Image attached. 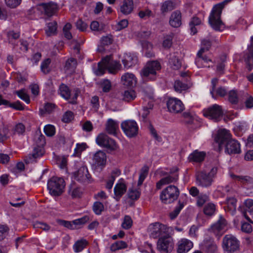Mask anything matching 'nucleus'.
I'll use <instances>...</instances> for the list:
<instances>
[{"label": "nucleus", "instance_id": "2f4dec72", "mask_svg": "<svg viewBox=\"0 0 253 253\" xmlns=\"http://www.w3.org/2000/svg\"><path fill=\"white\" fill-rule=\"evenodd\" d=\"M237 200L234 197H229L226 199L227 207L225 209L226 211L234 215L236 211Z\"/></svg>", "mask_w": 253, "mask_h": 253}, {"label": "nucleus", "instance_id": "e2e57ef3", "mask_svg": "<svg viewBox=\"0 0 253 253\" xmlns=\"http://www.w3.org/2000/svg\"><path fill=\"white\" fill-rule=\"evenodd\" d=\"M127 194L129 198L131 200H135L139 198L140 193L136 189H130L128 191Z\"/></svg>", "mask_w": 253, "mask_h": 253}, {"label": "nucleus", "instance_id": "4468645a", "mask_svg": "<svg viewBox=\"0 0 253 253\" xmlns=\"http://www.w3.org/2000/svg\"><path fill=\"white\" fill-rule=\"evenodd\" d=\"M96 142L98 145L110 149H114L116 147L114 140L104 133L99 134L96 138Z\"/></svg>", "mask_w": 253, "mask_h": 253}, {"label": "nucleus", "instance_id": "774afa93", "mask_svg": "<svg viewBox=\"0 0 253 253\" xmlns=\"http://www.w3.org/2000/svg\"><path fill=\"white\" fill-rule=\"evenodd\" d=\"M44 131L46 135L52 136L55 134V127L51 125H46L44 126Z\"/></svg>", "mask_w": 253, "mask_h": 253}, {"label": "nucleus", "instance_id": "a19ab883", "mask_svg": "<svg viewBox=\"0 0 253 253\" xmlns=\"http://www.w3.org/2000/svg\"><path fill=\"white\" fill-rule=\"evenodd\" d=\"M231 177L237 180L243 184H248L253 182V179L249 176L236 175L234 174L231 175Z\"/></svg>", "mask_w": 253, "mask_h": 253}, {"label": "nucleus", "instance_id": "c03bdc74", "mask_svg": "<svg viewBox=\"0 0 253 253\" xmlns=\"http://www.w3.org/2000/svg\"><path fill=\"white\" fill-rule=\"evenodd\" d=\"M187 84L182 83L179 80H176L174 84V88L176 92H181L188 88Z\"/></svg>", "mask_w": 253, "mask_h": 253}, {"label": "nucleus", "instance_id": "f3484780", "mask_svg": "<svg viewBox=\"0 0 253 253\" xmlns=\"http://www.w3.org/2000/svg\"><path fill=\"white\" fill-rule=\"evenodd\" d=\"M177 168H174L173 171H171L169 175L158 181L156 183V188L157 189H160L164 185L176 182L178 179V174L175 173L174 172L177 171Z\"/></svg>", "mask_w": 253, "mask_h": 253}, {"label": "nucleus", "instance_id": "6ab92c4d", "mask_svg": "<svg viewBox=\"0 0 253 253\" xmlns=\"http://www.w3.org/2000/svg\"><path fill=\"white\" fill-rule=\"evenodd\" d=\"M102 63L111 73H114L116 70H118L121 67V64L119 62L117 61L112 60L111 56H106L103 58L102 59Z\"/></svg>", "mask_w": 253, "mask_h": 253}, {"label": "nucleus", "instance_id": "0eeeda50", "mask_svg": "<svg viewBox=\"0 0 253 253\" xmlns=\"http://www.w3.org/2000/svg\"><path fill=\"white\" fill-rule=\"evenodd\" d=\"M160 63L157 61L148 62L145 67L141 70V75L143 78L150 80H155L156 78V72L161 69Z\"/></svg>", "mask_w": 253, "mask_h": 253}, {"label": "nucleus", "instance_id": "3c124183", "mask_svg": "<svg viewBox=\"0 0 253 253\" xmlns=\"http://www.w3.org/2000/svg\"><path fill=\"white\" fill-rule=\"evenodd\" d=\"M173 38V34L170 33L164 37V39L163 43V46L165 48H169L172 43V39Z\"/></svg>", "mask_w": 253, "mask_h": 253}, {"label": "nucleus", "instance_id": "ea45409f", "mask_svg": "<svg viewBox=\"0 0 253 253\" xmlns=\"http://www.w3.org/2000/svg\"><path fill=\"white\" fill-rule=\"evenodd\" d=\"M50 63L51 59L49 58H46L42 62L41 65V70L43 74H47L50 72Z\"/></svg>", "mask_w": 253, "mask_h": 253}, {"label": "nucleus", "instance_id": "c9c22d12", "mask_svg": "<svg viewBox=\"0 0 253 253\" xmlns=\"http://www.w3.org/2000/svg\"><path fill=\"white\" fill-rule=\"evenodd\" d=\"M58 91L61 96L66 100H68L71 97L70 89L64 84H61L60 85Z\"/></svg>", "mask_w": 253, "mask_h": 253}, {"label": "nucleus", "instance_id": "58836bf2", "mask_svg": "<svg viewBox=\"0 0 253 253\" xmlns=\"http://www.w3.org/2000/svg\"><path fill=\"white\" fill-rule=\"evenodd\" d=\"M57 30V23L55 21H52L47 24L45 29V33L47 36H50L54 35Z\"/></svg>", "mask_w": 253, "mask_h": 253}, {"label": "nucleus", "instance_id": "de8ad7c7", "mask_svg": "<svg viewBox=\"0 0 253 253\" xmlns=\"http://www.w3.org/2000/svg\"><path fill=\"white\" fill-rule=\"evenodd\" d=\"M76 65V60L73 58H71L66 61L64 68L66 70H74Z\"/></svg>", "mask_w": 253, "mask_h": 253}, {"label": "nucleus", "instance_id": "bb28decb", "mask_svg": "<svg viewBox=\"0 0 253 253\" xmlns=\"http://www.w3.org/2000/svg\"><path fill=\"white\" fill-rule=\"evenodd\" d=\"M127 187L123 182H119L115 185L114 187L115 199L117 201H119L121 197L126 193Z\"/></svg>", "mask_w": 253, "mask_h": 253}, {"label": "nucleus", "instance_id": "4c0bfd02", "mask_svg": "<svg viewBox=\"0 0 253 253\" xmlns=\"http://www.w3.org/2000/svg\"><path fill=\"white\" fill-rule=\"evenodd\" d=\"M201 24V20L197 17L194 16L189 23L191 33L193 35H195L197 33V30L196 28V26Z\"/></svg>", "mask_w": 253, "mask_h": 253}, {"label": "nucleus", "instance_id": "79ce46f5", "mask_svg": "<svg viewBox=\"0 0 253 253\" xmlns=\"http://www.w3.org/2000/svg\"><path fill=\"white\" fill-rule=\"evenodd\" d=\"M228 100L232 104H237L239 98L237 92L235 90H231L228 93Z\"/></svg>", "mask_w": 253, "mask_h": 253}, {"label": "nucleus", "instance_id": "0e129e2a", "mask_svg": "<svg viewBox=\"0 0 253 253\" xmlns=\"http://www.w3.org/2000/svg\"><path fill=\"white\" fill-rule=\"evenodd\" d=\"M211 42L209 40L204 39L201 42V47L200 50L203 49L202 52L208 51L211 46Z\"/></svg>", "mask_w": 253, "mask_h": 253}, {"label": "nucleus", "instance_id": "c85d7f7f", "mask_svg": "<svg viewBox=\"0 0 253 253\" xmlns=\"http://www.w3.org/2000/svg\"><path fill=\"white\" fill-rule=\"evenodd\" d=\"M83 192L80 187L75 183H72L68 189V194L72 198H80L82 195Z\"/></svg>", "mask_w": 253, "mask_h": 253}, {"label": "nucleus", "instance_id": "6e6552de", "mask_svg": "<svg viewBox=\"0 0 253 253\" xmlns=\"http://www.w3.org/2000/svg\"><path fill=\"white\" fill-rule=\"evenodd\" d=\"M222 247L227 253H234L239 249V242L232 235H226L223 238Z\"/></svg>", "mask_w": 253, "mask_h": 253}, {"label": "nucleus", "instance_id": "f8f14e48", "mask_svg": "<svg viewBox=\"0 0 253 253\" xmlns=\"http://www.w3.org/2000/svg\"><path fill=\"white\" fill-rule=\"evenodd\" d=\"M121 127L124 133L129 137L135 136L138 131V127L134 121L127 120L121 124Z\"/></svg>", "mask_w": 253, "mask_h": 253}, {"label": "nucleus", "instance_id": "f257e3e1", "mask_svg": "<svg viewBox=\"0 0 253 253\" xmlns=\"http://www.w3.org/2000/svg\"><path fill=\"white\" fill-rule=\"evenodd\" d=\"M231 137L229 131L225 129H221L218 131L214 140L218 144L219 151L224 148L225 152L229 155L240 153V143Z\"/></svg>", "mask_w": 253, "mask_h": 253}, {"label": "nucleus", "instance_id": "5fc2aeb1", "mask_svg": "<svg viewBox=\"0 0 253 253\" xmlns=\"http://www.w3.org/2000/svg\"><path fill=\"white\" fill-rule=\"evenodd\" d=\"M33 226L34 228H41L46 231H49L50 229V226L49 225L45 223L40 221H36L34 222Z\"/></svg>", "mask_w": 253, "mask_h": 253}, {"label": "nucleus", "instance_id": "a211bd4d", "mask_svg": "<svg viewBox=\"0 0 253 253\" xmlns=\"http://www.w3.org/2000/svg\"><path fill=\"white\" fill-rule=\"evenodd\" d=\"M39 8L44 11V14L48 16H51L54 14L58 9L56 3L53 2L42 3L39 4Z\"/></svg>", "mask_w": 253, "mask_h": 253}, {"label": "nucleus", "instance_id": "a878e982", "mask_svg": "<svg viewBox=\"0 0 253 253\" xmlns=\"http://www.w3.org/2000/svg\"><path fill=\"white\" fill-rule=\"evenodd\" d=\"M44 150L42 146H37L35 147L32 155L29 156V159L27 163H34L36 162V159L43 155Z\"/></svg>", "mask_w": 253, "mask_h": 253}, {"label": "nucleus", "instance_id": "37998d69", "mask_svg": "<svg viewBox=\"0 0 253 253\" xmlns=\"http://www.w3.org/2000/svg\"><path fill=\"white\" fill-rule=\"evenodd\" d=\"M20 34L19 33H15L13 31H11L8 33V42L9 43L13 45V47H15L16 46L19 45L16 43L15 41L19 39Z\"/></svg>", "mask_w": 253, "mask_h": 253}, {"label": "nucleus", "instance_id": "20e7f679", "mask_svg": "<svg viewBox=\"0 0 253 253\" xmlns=\"http://www.w3.org/2000/svg\"><path fill=\"white\" fill-rule=\"evenodd\" d=\"M65 182L62 178L51 177L47 182V189L49 194L53 196H59L64 192Z\"/></svg>", "mask_w": 253, "mask_h": 253}, {"label": "nucleus", "instance_id": "6e6d98bb", "mask_svg": "<svg viewBox=\"0 0 253 253\" xmlns=\"http://www.w3.org/2000/svg\"><path fill=\"white\" fill-rule=\"evenodd\" d=\"M132 224V220L131 217L128 215H126L124 217V221L122 223V227L125 229H129Z\"/></svg>", "mask_w": 253, "mask_h": 253}, {"label": "nucleus", "instance_id": "e433bc0d", "mask_svg": "<svg viewBox=\"0 0 253 253\" xmlns=\"http://www.w3.org/2000/svg\"><path fill=\"white\" fill-rule=\"evenodd\" d=\"M136 97V94L133 90H125L123 93V100L130 102L135 99Z\"/></svg>", "mask_w": 253, "mask_h": 253}, {"label": "nucleus", "instance_id": "473e14b6", "mask_svg": "<svg viewBox=\"0 0 253 253\" xmlns=\"http://www.w3.org/2000/svg\"><path fill=\"white\" fill-rule=\"evenodd\" d=\"M203 248L207 253H215L217 251V246L212 240L204 241Z\"/></svg>", "mask_w": 253, "mask_h": 253}, {"label": "nucleus", "instance_id": "69168bd1", "mask_svg": "<svg viewBox=\"0 0 253 253\" xmlns=\"http://www.w3.org/2000/svg\"><path fill=\"white\" fill-rule=\"evenodd\" d=\"M71 25L70 23H67L64 26L63 29L64 37L68 40H70L72 38V34L70 32V30L71 29Z\"/></svg>", "mask_w": 253, "mask_h": 253}, {"label": "nucleus", "instance_id": "c756f323", "mask_svg": "<svg viewBox=\"0 0 253 253\" xmlns=\"http://www.w3.org/2000/svg\"><path fill=\"white\" fill-rule=\"evenodd\" d=\"M119 128L118 123L113 120L109 119L106 124V130L110 134H116L117 130Z\"/></svg>", "mask_w": 253, "mask_h": 253}, {"label": "nucleus", "instance_id": "1a4fd4ad", "mask_svg": "<svg viewBox=\"0 0 253 253\" xmlns=\"http://www.w3.org/2000/svg\"><path fill=\"white\" fill-rule=\"evenodd\" d=\"M223 114L221 106L217 104H214L203 110V114L205 117L215 122L219 121Z\"/></svg>", "mask_w": 253, "mask_h": 253}, {"label": "nucleus", "instance_id": "bf43d9fd", "mask_svg": "<svg viewBox=\"0 0 253 253\" xmlns=\"http://www.w3.org/2000/svg\"><path fill=\"white\" fill-rule=\"evenodd\" d=\"M9 228L6 225L0 224V241L3 240L8 235Z\"/></svg>", "mask_w": 253, "mask_h": 253}, {"label": "nucleus", "instance_id": "5701e85b", "mask_svg": "<svg viewBox=\"0 0 253 253\" xmlns=\"http://www.w3.org/2000/svg\"><path fill=\"white\" fill-rule=\"evenodd\" d=\"M93 162L97 166L104 167L106 163V155L102 151L96 152L93 155Z\"/></svg>", "mask_w": 253, "mask_h": 253}, {"label": "nucleus", "instance_id": "7c9ffc66", "mask_svg": "<svg viewBox=\"0 0 253 253\" xmlns=\"http://www.w3.org/2000/svg\"><path fill=\"white\" fill-rule=\"evenodd\" d=\"M133 9L132 0H124L123 4L121 6L120 10L124 14L127 15L130 13Z\"/></svg>", "mask_w": 253, "mask_h": 253}, {"label": "nucleus", "instance_id": "ddd939ff", "mask_svg": "<svg viewBox=\"0 0 253 253\" xmlns=\"http://www.w3.org/2000/svg\"><path fill=\"white\" fill-rule=\"evenodd\" d=\"M73 178L79 182L87 183L90 182L91 179L87 168L85 166L81 167L77 171L74 172Z\"/></svg>", "mask_w": 253, "mask_h": 253}, {"label": "nucleus", "instance_id": "13d9d810", "mask_svg": "<svg viewBox=\"0 0 253 253\" xmlns=\"http://www.w3.org/2000/svg\"><path fill=\"white\" fill-rule=\"evenodd\" d=\"M215 209V205L213 204L209 203L205 207L204 212L206 215H211L214 213Z\"/></svg>", "mask_w": 253, "mask_h": 253}, {"label": "nucleus", "instance_id": "338daca9", "mask_svg": "<svg viewBox=\"0 0 253 253\" xmlns=\"http://www.w3.org/2000/svg\"><path fill=\"white\" fill-rule=\"evenodd\" d=\"M74 118L73 113L70 111L66 112L63 115L62 121L66 123H69Z\"/></svg>", "mask_w": 253, "mask_h": 253}, {"label": "nucleus", "instance_id": "09e8293b", "mask_svg": "<svg viewBox=\"0 0 253 253\" xmlns=\"http://www.w3.org/2000/svg\"><path fill=\"white\" fill-rule=\"evenodd\" d=\"M87 245V242L85 240H81L77 241L74 245V249L75 252L82 251Z\"/></svg>", "mask_w": 253, "mask_h": 253}, {"label": "nucleus", "instance_id": "603ef678", "mask_svg": "<svg viewBox=\"0 0 253 253\" xmlns=\"http://www.w3.org/2000/svg\"><path fill=\"white\" fill-rule=\"evenodd\" d=\"M92 209L95 214L99 215L104 210V206L100 202H95L93 205Z\"/></svg>", "mask_w": 253, "mask_h": 253}, {"label": "nucleus", "instance_id": "4d7b16f0", "mask_svg": "<svg viewBox=\"0 0 253 253\" xmlns=\"http://www.w3.org/2000/svg\"><path fill=\"white\" fill-rule=\"evenodd\" d=\"M86 147V145L84 143H82L81 144H77L76 145V147L74 150V155L76 156H79L81 155V153L84 151Z\"/></svg>", "mask_w": 253, "mask_h": 253}, {"label": "nucleus", "instance_id": "b1692460", "mask_svg": "<svg viewBox=\"0 0 253 253\" xmlns=\"http://www.w3.org/2000/svg\"><path fill=\"white\" fill-rule=\"evenodd\" d=\"M245 209L243 214L244 217L250 222L253 223V221L251 220L248 213L253 217V200L247 199L245 201Z\"/></svg>", "mask_w": 253, "mask_h": 253}, {"label": "nucleus", "instance_id": "4be33fe9", "mask_svg": "<svg viewBox=\"0 0 253 253\" xmlns=\"http://www.w3.org/2000/svg\"><path fill=\"white\" fill-rule=\"evenodd\" d=\"M137 57L136 56L131 53H126L124 54L122 62L126 68H129L134 66L137 63Z\"/></svg>", "mask_w": 253, "mask_h": 253}, {"label": "nucleus", "instance_id": "72a5a7b5", "mask_svg": "<svg viewBox=\"0 0 253 253\" xmlns=\"http://www.w3.org/2000/svg\"><path fill=\"white\" fill-rule=\"evenodd\" d=\"M169 65L173 70H178L181 66V62L175 54H171L169 59Z\"/></svg>", "mask_w": 253, "mask_h": 253}, {"label": "nucleus", "instance_id": "9b49d317", "mask_svg": "<svg viewBox=\"0 0 253 253\" xmlns=\"http://www.w3.org/2000/svg\"><path fill=\"white\" fill-rule=\"evenodd\" d=\"M227 222L225 218L220 216L217 222L211 225L210 231L219 239L227 230Z\"/></svg>", "mask_w": 253, "mask_h": 253}, {"label": "nucleus", "instance_id": "cd10ccee", "mask_svg": "<svg viewBox=\"0 0 253 253\" xmlns=\"http://www.w3.org/2000/svg\"><path fill=\"white\" fill-rule=\"evenodd\" d=\"M251 46L248 47L249 53L245 58L247 68L249 71L253 69V37L252 38Z\"/></svg>", "mask_w": 253, "mask_h": 253}, {"label": "nucleus", "instance_id": "412c9836", "mask_svg": "<svg viewBox=\"0 0 253 253\" xmlns=\"http://www.w3.org/2000/svg\"><path fill=\"white\" fill-rule=\"evenodd\" d=\"M193 243L186 239H181L177 244V251L178 253L188 252L193 247Z\"/></svg>", "mask_w": 253, "mask_h": 253}, {"label": "nucleus", "instance_id": "8fccbe9b", "mask_svg": "<svg viewBox=\"0 0 253 253\" xmlns=\"http://www.w3.org/2000/svg\"><path fill=\"white\" fill-rule=\"evenodd\" d=\"M126 247V244L125 242L123 241H118L111 246L110 249L112 251H115L125 248Z\"/></svg>", "mask_w": 253, "mask_h": 253}, {"label": "nucleus", "instance_id": "f03ea898", "mask_svg": "<svg viewBox=\"0 0 253 253\" xmlns=\"http://www.w3.org/2000/svg\"><path fill=\"white\" fill-rule=\"evenodd\" d=\"M228 1V0H225L221 3L215 4L212 9L209 17V23L215 30L220 31L224 27L220 16L222 9Z\"/></svg>", "mask_w": 253, "mask_h": 253}, {"label": "nucleus", "instance_id": "7ed1b4c3", "mask_svg": "<svg viewBox=\"0 0 253 253\" xmlns=\"http://www.w3.org/2000/svg\"><path fill=\"white\" fill-rule=\"evenodd\" d=\"M217 168H212L210 172L201 170L196 173V182L198 186L203 188H209L212 184L216 176Z\"/></svg>", "mask_w": 253, "mask_h": 253}, {"label": "nucleus", "instance_id": "a18cd8bd", "mask_svg": "<svg viewBox=\"0 0 253 253\" xmlns=\"http://www.w3.org/2000/svg\"><path fill=\"white\" fill-rule=\"evenodd\" d=\"M55 108V106L54 104L50 103H46L44 105L43 108L40 109V113L42 115L45 113L50 114L54 111Z\"/></svg>", "mask_w": 253, "mask_h": 253}, {"label": "nucleus", "instance_id": "aec40b11", "mask_svg": "<svg viewBox=\"0 0 253 253\" xmlns=\"http://www.w3.org/2000/svg\"><path fill=\"white\" fill-rule=\"evenodd\" d=\"M122 84L128 87H133L137 83L136 78L134 75L130 73H126L121 77Z\"/></svg>", "mask_w": 253, "mask_h": 253}, {"label": "nucleus", "instance_id": "052dcab7", "mask_svg": "<svg viewBox=\"0 0 253 253\" xmlns=\"http://www.w3.org/2000/svg\"><path fill=\"white\" fill-rule=\"evenodd\" d=\"M16 94L21 99L25 101L27 103H29L30 99L29 95L24 92V89H21L16 91Z\"/></svg>", "mask_w": 253, "mask_h": 253}, {"label": "nucleus", "instance_id": "2eb2a0df", "mask_svg": "<svg viewBox=\"0 0 253 253\" xmlns=\"http://www.w3.org/2000/svg\"><path fill=\"white\" fill-rule=\"evenodd\" d=\"M203 49L199 50L195 59V64L198 68L210 67L209 63H212L211 59L202 52Z\"/></svg>", "mask_w": 253, "mask_h": 253}, {"label": "nucleus", "instance_id": "423d86ee", "mask_svg": "<svg viewBox=\"0 0 253 253\" xmlns=\"http://www.w3.org/2000/svg\"><path fill=\"white\" fill-rule=\"evenodd\" d=\"M179 195L177 187L169 185L164 189L160 195V199L164 204H170L175 201Z\"/></svg>", "mask_w": 253, "mask_h": 253}, {"label": "nucleus", "instance_id": "dca6fc26", "mask_svg": "<svg viewBox=\"0 0 253 253\" xmlns=\"http://www.w3.org/2000/svg\"><path fill=\"white\" fill-rule=\"evenodd\" d=\"M167 107L169 111L173 113H179L184 109V106L181 100L175 98L169 99Z\"/></svg>", "mask_w": 253, "mask_h": 253}, {"label": "nucleus", "instance_id": "864d4df0", "mask_svg": "<svg viewBox=\"0 0 253 253\" xmlns=\"http://www.w3.org/2000/svg\"><path fill=\"white\" fill-rule=\"evenodd\" d=\"M173 8V3L170 1H166L164 2L161 6V11L163 13L170 11Z\"/></svg>", "mask_w": 253, "mask_h": 253}, {"label": "nucleus", "instance_id": "49530a36", "mask_svg": "<svg viewBox=\"0 0 253 253\" xmlns=\"http://www.w3.org/2000/svg\"><path fill=\"white\" fill-rule=\"evenodd\" d=\"M148 170L149 168L147 166H144L141 169L138 181V185H141L142 184L148 174Z\"/></svg>", "mask_w": 253, "mask_h": 253}, {"label": "nucleus", "instance_id": "f704fd0d", "mask_svg": "<svg viewBox=\"0 0 253 253\" xmlns=\"http://www.w3.org/2000/svg\"><path fill=\"white\" fill-rule=\"evenodd\" d=\"M205 155V153L195 150L189 155V159L190 161L200 162L204 160Z\"/></svg>", "mask_w": 253, "mask_h": 253}, {"label": "nucleus", "instance_id": "393cba45", "mask_svg": "<svg viewBox=\"0 0 253 253\" xmlns=\"http://www.w3.org/2000/svg\"><path fill=\"white\" fill-rule=\"evenodd\" d=\"M169 23L170 26L178 28L181 25V13L180 11L176 10L173 12L170 17Z\"/></svg>", "mask_w": 253, "mask_h": 253}, {"label": "nucleus", "instance_id": "9d476101", "mask_svg": "<svg viewBox=\"0 0 253 253\" xmlns=\"http://www.w3.org/2000/svg\"><path fill=\"white\" fill-rule=\"evenodd\" d=\"M173 247L172 239L169 234L160 237L157 242V249L161 253H168Z\"/></svg>", "mask_w": 253, "mask_h": 253}, {"label": "nucleus", "instance_id": "680f3d73", "mask_svg": "<svg viewBox=\"0 0 253 253\" xmlns=\"http://www.w3.org/2000/svg\"><path fill=\"white\" fill-rule=\"evenodd\" d=\"M184 205L183 203L179 202V205L176 207L174 211L169 213L170 218L171 219H174L179 213L181 209L183 208Z\"/></svg>", "mask_w": 253, "mask_h": 253}, {"label": "nucleus", "instance_id": "39448f33", "mask_svg": "<svg viewBox=\"0 0 253 253\" xmlns=\"http://www.w3.org/2000/svg\"><path fill=\"white\" fill-rule=\"evenodd\" d=\"M148 231L151 238L156 239L169 234L172 231V229L159 222H155L149 226Z\"/></svg>", "mask_w": 253, "mask_h": 253}]
</instances>
